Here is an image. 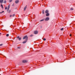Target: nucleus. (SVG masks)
Returning <instances> with one entry per match:
<instances>
[{"label":"nucleus","mask_w":75,"mask_h":75,"mask_svg":"<svg viewBox=\"0 0 75 75\" xmlns=\"http://www.w3.org/2000/svg\"><path fill=\"white\" fill-rule=\"evenodd\" d=\"M11 12V10H10L8 11V13H10V12Z\"/></svg>","instance_id":"obj_16"},{"label":"nucleus","mask_w":75,"mask_h":75,"mask_svg":"<svg viewBox=\"0 0 75 75\" xmlns=\"http://www.w3.org/2000/svg\"><path fill=\"white\" fill-rule=\"evenodd\" d=\"M3 45V44H1L0 45V46H2V45Z\"/></svg>","instance_id":"obj_26"},{"label":"nucleus","mask_w":75,"mask_h":75,"mask_svg":"<svg viewBox=\"0 0 75 75\" xmlns=\"http://www.w3.org/2000/svg\"><path fill=\"white\" fill-rule=\"evenodd\" d=\"M64 30V28H62L61 29V30H62V31H63Z\"/></svg>","instance_id":"obj_19"},{"label":"nucleus","mask_w":75,"mask_h":75,"mask_svg":"<svg viewBox=\"0 0 75 75\" xmlns=\"http://www.w3.org/2000/svg\"><path fill=\"white\" fill-rule=\"evenodd\" d=\"M27 9V5L26 6L24 7V11H25V10Z\"/></svg>","instance_id":"obj_7"},{"label":"nucleus","mask_w":75,"mask_h":75,"mask_svg":"<svg viewBox=\"0 0 75 75\" xmlns=\"http://www.w3.org/2000/svg\"><path fill=\"white\" fill-rule=\"evenodd\" d=\"M71 36H72V35H71V34H70V37H71Z\"/></svg>","instance_id":"obj_30"},{"label":"nucleus","mask_w":75,"mask_h":75,"mask_svg":"<svg viewBox=\"0 0 75 75\" xmlns=\"http://www.w3.org/2000/svg\"><path fill=\"white\" fill-rule=\"evenodd\" d=\"M4 3H6V1H4Z\"/></svg>","instance_id":"obj_20"},{"label":"nucleus","mask_w":75,"mask_h":75,"mask_svg":"<svg viewBox=\"0 0 75 75\" xmlns=\"http://www.w3.org/2000/svg\"><path fill=\"white\" fill-rule=\"evenodd\" d=\"M1 7H2V8L3 9V5L1 4Z\"/></svg>","instance_id":"obj_17"},{"label":"nucleus","mask_w":75,"mask_h":75,"mask_svg":"<svg viewBox=\"0 0 75 75\" xmlns=\"http://www.w3.org/2000/svg\"><path fill=\"white\" fill-rule=\"evenodd\" d=\"M13 1V0H9V2H11V1Z\"/></svg>","instance_id":"obj_24"},{"label":"nucleus","mask_w":75,"mask_h":75,"mask_svg":"<svg viewBox=\"0 0 75 75\" xmlns=\"http://www.w3.org/2000/svg\"><path fill=\"white\" fill-rule=\"evenodd\" d=\"M19 2V1L18 0H17L15 1V3L16 4H18Z\"/></svg>","instance_id":"obj_6"},{"label":"nucleus","mask_w":75,"mask_h":75,"mask_svg":"<svg viewBox=\"0 0 75 75\" xmlns=\"http://www.w3.org/2000/svg\"><path fill=\"white\" fill-rule=\"evenodd\" d=\"M33 35H30V37H33Z\"/></svg>","instance_id":"obj_22"},{"label":"nucleus","mask_w":75,"mask_h":75,"mask_svg":"<svg viewBox=\"0 0 75 75\" xmlns=\"http://www.w3.org/2000/svg\"><path fill=\"white\" fill-rule=\"evenodd\" d=\"M0 13L1 14V13H2V12H0Z\"/></svg>","instance_id":"obj_33"},{"label":"nucleus","mask_w":75,"mask_h":75,"mask_svg":"<svg viewBox=\"0 0 75 75\" xmlns=\"http://www.w3.org/2000/svg\"><path fill=\"white\" fill-rule=\"evenodd\" d=\"M14 16H15V14H14L12 16V17H14Z\"/></svg>","instance_id":"obj_21"},{"label":"nucleus","mask_w":75,"mask_h":75,"mask_svg":"<svg viewBox=\"0 0 75 75\" xmlns=\"http://www.w3.org/2000/svg\"><path fill=\"white\" fill-rule=\"evenodd\" d=\"M49 20H50V18H49V17H47L45 19V21H48Z\"/></svg>","instance_id":"obj_2"},{"label":"nucleus","mask_w":75,"mask_h":75,"mask_svg":"<svg viewBox=\"0 0 75 75\" xmlns=\"http://www.w3.org/2000/svg\"><path fill=\"white\" fill-rule=\"evenodd\" d=\"M49 12V11L48 10H46L45 11V13H48Z\"/></svg>","instance_id":"obj_10"},{"label":"nucleus","mask_w":75,"mask_h":75,"mask_svg":"<svg viewBox=\"0 0 75 75\" xmlns=\"http://www.w3.org/2000/svg\"><path fill=\"white\" fill-rule=\"evenodd\" d=\"M4 1L3 0H0V3H1V4H3Z\"/></svg>","instance_id":"obj_8"},{"label":"nucleus","mask_w":75,"mask_h":75,"mask_svg":"<svg viewBox=\"0 0 75 75\" xmlns=\"http://www.w3.org/2000/svg\"><path fill=\"white\" fill-rule=\"evenodd\" d=\"M44 20H45V19H43L41 20L40 21H44Z\"/></svg>","instance_id":"obj_14"},{"label":"nucleus","mask_w":75,"mask_h":75,"mask_svg":"<svg viewBox=\"0 0 75 75\" xmlns=\"http://www.w3.org/2000/svg\"><path fill=\"white\" fill-rule=\"evenodd\" d=\"M6 37H8L9 36V34H7L6 35Z\"/></svg>","instance_id":"obj_18"},{"label":"nucleus","mask_w":75,"mask_h":75,"mask_svg":"<svg viewBox=\"0 0 75 75\" xmlns=\"http://www.w3.org/2000/svg\"><path fill=\"white\" fill-rule=\"evenodd\" d=\"M40 28H42V26H40Z\"/></svg>","instance_id":"obj_32"},{"label":"nucleus","mask_w":75,"mask_h":75,"mask_svg":"<svg viewBox=\"0 0 75 75\" xmlns=\"http://www.w3.org/2000/svg\"><path fill=\"white\" fill-rule=\"evenodd\" d=\"M24 39H25V40H28V37H27V35H26L23 38V39L24 40Z\"/></svg>","instance_id":"obj_1"},{"label":"nucleus","mask_w":75,"mask_h":75,"mask_svg":"<svg viewBox=\"0 0 75 75\" xmlns=\"http://www.w3.org/2000/svg\"><path fill=\"white\" fill-rule=\"evenodd\" d=\"M74 10V8H70V10L72 11V10Z\"/></svg>","instance_id":"obj_15"},{"label":"nucleus","mask_w":75,"mask_h":75,"mask_svg":"<svg viewBox=\"0 0 75 75\" xmlns=\"http://www.w3.org/2000/svg\"><path fill=\"white\" fill-rule=\"evenodd\" d=\"M34 33L35 34H37L38 33V31L37 30L35 31H34Z\"/></svg>","instance_id":"obj_5"},{"label":"nucleus","mask_w":75,"mask_h":75,"mask_svg":"<svg viewBox=\"0 0 75 75\" xmlns=\"http://www.w3.org/2000/svg\"><path fill=\"white\" fill-rule=\"evenodd\" d=\"M50 16V13H47L46 14V16L47 17V16Z\"/></svg>","instance_id":"obj_12"},{"label":"nucleus","mask_w":75,"mask_h":75,"mask_svg":"<svg viewBox=\"0 0 75 75\" xmlns=\"http://www.w3.org/2000/svg\"><path fill=\"white\" fill-rule=\"evenodd\" d=\"M9 8H10V5H9L7 7V11H8L9 10Z\"/></svg>","instance_id":"obj_9"},{"label":"nucleus","mask_w":75,"mask_h":75,"mask_svg":"<svg viewBox=\"0 0 75 75\" xmlns=\"http://www.w3.org/2000/svg\"><path fill=\"white\" fill-rule=\"evenodd\" d=\"M14 4H13L12 5L13 6H14Z\"/></svg>","instance_id":"obj_28"},{"label":"nucleus","mask_w":75,"mask_h":75,"mask_svg":"<svg viewBox=\"0 0 75 75\" xmlns=\"http://www.w3.org/2000/svg\"><path fill=\"white\" fill-rule=\"evenodd\" d=\"M28 62V61L26 60H23L22 61V62L23 63H27V62Z\"/></svg>","instance_id":"obj_4"},{"label":"nucleus","mask_w":75,"mask_h":75,"mask_svg":"<svg viewBox=\"0 0 75 75\" xmlns=\"http://www.w3.org/2000/svg\"><path fill=\"white\" fill-rule=\"evenodd\" d=\"M17 48H18V49H20V47H17Z\"/></svg>","instance_id":"obj_27"},{"label":"nucleus","mask_w":75,"mask_h":75,"mask_svg":"<svg viewBox=\"0 0 75 75\" xmlns=\"http://www.w3.org/2000/svg\"><path fill=\"white\" fill-rule=\"evenodd\" d=\"M4 11H3L2 12V13H4Z\"/></svg>","instance_id":"obj_29"},{"label":"nucleus","mask_w":75,"mask_h":75,"mask_svg":"<svg viewBox=\"0 0 75 75\" xmlns=\"http://www.w3.org/2000/svg\"><path fill=\"white\" fill-rule=\"evenodd\" d=\"M5 10H7V7H6L5 8Z\"/></svg>","instance_id":"obj_25"},{"label":"nucleus","mask_w":75,"mask_h":75,"mask_svg":"<svg viewBox=\"0 0 75 75\" xmlns=\"http://www.w3.org/2000/svg\"><path fill=\"white\" fill-rule=\"evenodd\" d=\"M12 16V15H11L10 16V17H11Z\"/></svg>","instance_id":"obj_31"},{"label":"nucleus","mask_w":75,"mask_h":75,"mask_svg":"<svg viewBox=\"0 0 75 75\" xmlns=\"http://www.w3.org/2000/svg\"><path fill=\"white\" fill-rule=\"evenodd\" d=\"M27 40H25V41H24L23 42V44H25V43H26L27 42Z\"/></svg>","instance_id":"obj_11"},{"label":"nucleus","mask_w":75,"mask_h":75,"mask_svg":"<svg viewBox=\"0 0 75 75\" xmlns=\"http://www.w3.org/2000/svg\"><path fill=\"white\" fill-rule=\"evenodd\" d=\"M17 39H18L19 41H21V38H20V36H18V37H17Z\"/></svg>","instance_id":"obj_3"},{"label":"nucleus","mask_w":75,"mask_h":75,"mask_svg":"<svg viewBox=\"0 0 75 75\" xmlns=\"http://www.w3.org/2000/svg\"><path fill=\"white\" fill-rule=\"evenodd\" d=\"M43 40H44V41H45V40H46V39L45 38H44Z\"/></svg>","instance_id":"obj_23"},{"label":"nucleus","mask_w":75,"mask_h":75,"mask_svg":"<svg viewBox=\"0 0 75 75\" xmlns=\"http://www.w3.org/2000/svg\"><path fill=\"white\" fill-rule=\"evenodd\" d=\"M1 34V33H0V35Z\"/></svg>","instance_id":"obj_34"},{"label":"nucleus","mask_w":75,"mask_h":75,"mask_svg":"<svg viewBox=\"0 0 75 75\" xmlns=\"http://www.w3.org/2000/svg\"><path fill=\"white\" fill-rule=\"evenodd\" d=\"M44 11H45L44 10H42V14H44Z\"/></svg>","instance_id":"obj_13"}]
</instances>
